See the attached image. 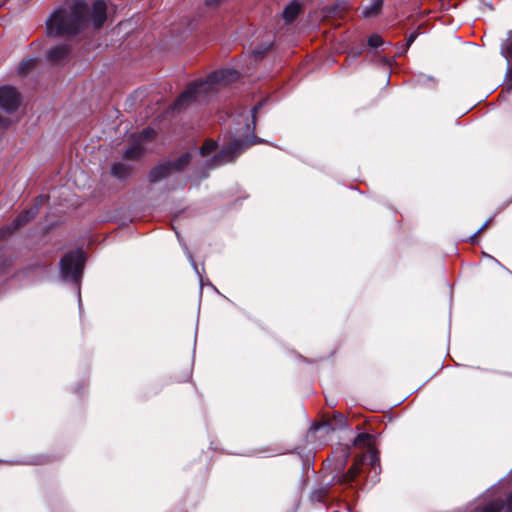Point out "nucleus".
I'll return each mask as SVG.
<instances>
[{"label":"nucleus","instance_id":"obj_8","mask_svg":"<svg viewBox=\"0 0 512 512\" xmlns=\"http://www.w3.org/2000/svg\"><path fill=\"white\" fill-rule=\"evenodd\" d=\"M20 104V95L15 88L10 86L0 87V107L7 111H15Z\"/></svg>","mask_w":512,"mask_h":512},{"label":"nucleus","instance_id":"obj_19","mask_svg":"<svg viewBox=\"0 0 512 512\" xmlns=\"http://www.w3.org/2000/svg\"><path fill=\"white\" fill-rule=\"evenodd\" d=\"M368 457H369V460H370L371 467L376 470L377 467H379V462H380L378 453L376 451H374V450H371L369 452Z\"/></svg>","mask_w":512,"mask_h":512},{"label":"nucleus","instance_id":"obj_17","mask_svg":"<svg viewBox=\"0 0 512 512\" xmlns=\"http://www.w3.org/2000/svg\"><path fill=\"white\" fill-rule=\"evenodd\" d=\"M371 442H372V436L370 434L360 433L355 438L354 445H356V446H360V445L370 446Z\"/></svg>","mask_w":512,"mask_h":512},{"label":"nucleus","instance_id":"obj_21","mask_svg":"<svg viewBox=\"0 0 512 512\" xmlns=\"http://www.w3.org/2000/svg\"><path fill=\"white\" fill-rule=\"evenodd\" d=\"M32 65L33 60L31 59L22 61L19 67L20 73L26 74Z\"/></svg>","mask_w":512,"mask_h":512},{"label":"nucleus","instance_id":"obj_5","mask_svg":"<svg viewBox=\"0 0 512 512\" xmlns=\"http://www.w3.org/2000/svg\"><path fill=\"white\" fill-rule=\"evenodd\" d=\"M254 142H243L242 140L235 139L227 146L223 147L221 151L212 159L213 166L222 165L232 162L245 147L252 145Z\"/></svg>","mask_w":512,"mask_h":512},{"label":"nucleus","instance_id":"obj_15","mask_svg":"<svg viewBox=\"0 0 512 512\" xmlns=\"http://www.w3.org/2000/svg\"><path fill=\"white\" fill-rule=\"evenodd\" d=\"M383 5V0H373L372 4L363 10L364 17H373L379 14Z\"/></svg>","mask_w":512,"mask_h":512},{"label":"nucleus","instance_id":"obj_23","mask_svg":"<svg viewBox=\"0 0 512 512\" xmlns=\"http://www.w3.org/2000/svg\"><path fill=\"white\" fill-rule=\"evenodd\" d=\"M223 0H206L205 3L207 6L213 7L219 5Z\"/></svg>","mask_w":512,"mask_h":512},{"label":"nucleus","instance_id":"obj_12","mask_svg":"<svg viewBox=\"0 0 512 512\" xmlns=\"http://www.w3.org/2000/svg\"><path fill=\"white\" fill-rule=\"evenodd\" d=\"M366 456H362L359 459H356L354 464L350 467V469L342 475L341 482L348 483L351 482L360 472L361 466L363 465Z\"/></svg>","mask_w":512,"mask_h":512},{"label":"nucleus","instance_id":"obj_16","mask_svg":"<svg viewBox=\"0 0 512 512\" xmlns=\"http://www.w3.org/2000/svg\"><path fill=\"white\" fill-rule=\"evenodd\" d=\"M502 53L508 60H512V41ZM506 76L508 78V89L512 90V64L508 66Z\"/></svg>","mask_w":512,"mask_h":512},{"label":"nucleus","instance_id":"obj_26","mask_svg":"<svg viewBox=\"0 0 512 512\" xmlns=\"http://www.w3.org/2000/svg\"><path fill=\"white\" fill-rule=\"evenodd\" d=\"M254 54H255L256 57H261L264 54V51L255 50Z\"/></svg>","mask_w":512,"mask_h":512},{"label":"nucleus","instance_id":"obj_18","mask_svg":"<svg viewBox=\"0 0 512 512\" xmlns=\"http://www.w3.org/2000/svg\"><path fill=\"white\" fill-rule=\"evenodd\" d=\"M215 148H216V143L212 140H207L200 148V153H201V155L206 156V155L210 154L211 152H213L215 150Z\"/></svg>","mask_w":512,"mask_h":512},{"label":"nucleus","instance_id":"obj_14","mask_svg":"<svg viewBox=\"0 0 512 512\" xmlns=\"http://www.w3.org/2000/svg\"><path fill=\"white\" fill-rule=\"evenodd\" d=\"M300 5L298 3L289 4L283 11V17L287 22L293 21L300 13Z\"/></svg>","mask_w":512,"mask_h":512},{"label":"nucleus","instance_id":"obj_4","mask_svg":"<svg viewBox=\"0 0 512 512\" xmlns=\"http://www.w3.org/2000/svg\"><path fill=\"white\" fill-rule=\"evenodd\" d=\"M190 160L191 154L184 153L175 160H171L154 167L149 174L150 181L157 182L170 176L174 172L181 171L189 164Z\"/></svg>","mask_w":512,"mask_h":512},{"label":"nucleus","instance_id":"obj_9","mask_svg":"<svg viewBox=\"0 0 512 512\" xmlns=\"http://www.w3.org/2000/svg\"><path fill=\"white\" fill-rule=\"evenodd\" d=\"M345 426H346V418L342 414L336 413L334 415L333 422H323V423L317 424L311 428L310 432H314V433L323 432L324 434H328L337 428H343Z\"/></svg>","mask_w":512,"mask_h":512},{"label":"nucleus","instance_id":"obj_1","mask_svg":"<svg viewBox=\"0 0 512 512\" xmlns=\"http://www.w3.org/2000/svg\"><path fill=\"white\" fill-rule=\"evenodd\" d=\"M107 6L104 0H95L89 6L83 0H76L69 9L55 11L46 21L49 36L70 37L84 30L91 21L99 29L106 21Z\"/></svg>","mask_w":512,"mask_h":512},{"label":"nucleus","instance_id":"obj_24","mask_svg":"<svg viewBox=\"0 0 512 512\" xmlns=\"http://www.w3.org/2000/svg\"><path fill=\"white\" fill-rule=\"evenodd\" d=\"M489 223H490V220L486 221V222L481 226V228L476 232V234L472 237V239H473L474 237H476L477 235H479L482 231H484V230L488 227Z\"/></svg>","mask_w":512,"mask_h":512},{"label":"nucleus","instance_id":"obj_3","mask_svg":"<svg viewBox=\"0 0 512 512\" xmlns=\"http://www.w3.org/2000/svg\"><path fill=\"white\" fill-rule=\"evenodd\" d=\"M84 253L81 250L71 251L60 261V273L65 281L78 283L84 266Z\"/></svg>","mask_w":512,"mask_h":512},{"label":"nucleus","instance_id":"obj_13","mask_svg":"<svg viewBox=\"0 0 512 512\" xmlns=\"http://www.w3.org/2000/svg\"><path fill=\"white\" fill-rule=\"evenodd\" d=\"M504 507H506V512H512V492L509 494L506 504L499 501L491 502L480 512H499Z\"/></svg>","mask_w":512,"mask_h":512},{"label":"nucleus","instance_id":"obj_25","mask_svg":"<svg viewBox=\"0 0 512 512\" xmlns=\"http://www.w3.org/2000/svg\"><path fill=\"white\" fill-rule=\"evenodd\" d=\"M261 104L255 106L253 109H252V113H253V122H255V114L256 112L258 111L259 107H260Z\"/></svg>","mask_w":512,"mask_h":512},{"label":"nucleus","instance_id":"obj_22","mask_svg":"<svg viewBox=\"0 0 512 512\" xmlns=\"http://www.w3.org/2000/svg\"><path fill=\"white\" fill-rule=\"evenodd\" d=\"M417 36H418V32H416V31L409 35V37L407 38V46L408 47L415 41Z\"/></svg>","mask_w":512,"mask_h":512},{"label":"nucleus","instance_id":"obj_20","mask_svg":"<svg viewBox=\"0 0 512 512\" xmlns=\"http://www.w3.org/2000/svg\"><path fill=\"white\" fill-rule=\"evenodd\" d=\"M368 44L369 46L376 48L383 44V40L379 35L375 34L369 38Z\"/></svg>","mask_w":512,"mask_h":512},{"label":"nucleus","instance_id":"obj_6","mask_svg":"<svg viewBox=\"0 0 512 512\" xmlns=\"http://www.w3.org/2000/svg\"><path fill=\"white\" fill-rule=\"evenodd\" d=\"M44 201L43 197H38L34 206L21 212L10 226H6L0 230V238L12 234L16 229L24 226L31 221L38 213L39 205Z\"/></svg>","mask_w":512,"mask_h":512},{"label":"nucleus","instance_id":"obj_2","mask_svg":"<svg viewBox=\"0 0 512 512\" xmlns=\"http://www.w3.org/2000/svg\"><path fill=\"white\" fill-rule=\"evenodd\" d=\"M239 78L233 69H222L211 73L206 80L190 84L173 104V109L182 110L216 90L218 85H227Z\"/></svg>","mask_w":512,"mask_h":512},{"label":"nucleus","instance_id":"obj_7","mask_svg":"<svg viewBox=\"0 0 512 512\" xmlns=\"http://www.w3.org/2000/svg\"><path fill=\"white\" fill-rule=\"evenodd\" d=\"M154 137V131L144 130L140 135L130 136V160L139 158L146 151V142Z\"/></svg>","mask_w":512,"mask_h":512},{"label":"nucleus","instance_id":"obj_10","mask_svg":"<svg viewBox=\"0 0 512 512\" xmlns=\"http://www.w3.org/2000/svg\"><path fill=\"white\" fill-rule=\"evenodd\" d=\"M121 151L123 160L113 163L111 167V175L120 181L125 180L128 176V148L123 147Z\"/></svg>","mask_w":512,"mask_h":512},{"label":"nucleus","instance_id":"obj_11","mask_svg":"<svg viewBox=\"0 0 512 512\" xmlns=\"http://www.w3.org/2000/svg\"><path fill=\"white\" fill-rule=\"evenodd\" d=\"M70 50L67 44L56 45L48 50L47 57L53 63H60L68 58Z\"/></svg>","mask_w":512,"mask_h":512}]
</instances>
